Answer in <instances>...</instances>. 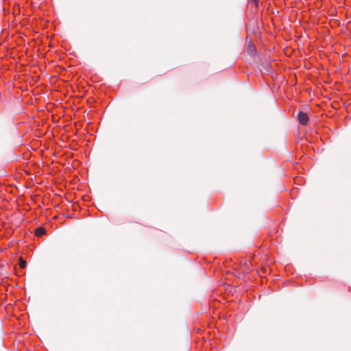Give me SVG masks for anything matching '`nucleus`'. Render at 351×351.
Returning a JSON list of instances; mask_svg holds the SVG:
<instances>
[{
    "mask_svg": "<svg viewBox=\"0 0 351 351\" xmlns=\"http://www.w3.org/2000/svg\"><path fill=\"white\" fill-rule=\"evenodd\" d=\"M248 49H249V50H250V51H253V50H254V49H255V47H254V45H249V46H248Z\"/></svg>",
    "mask_w": 351,
    "mask_h": 351,
    "instance_id": "obj_4",
    "label": "nucleus"
},
{
    "mask_svg": "<svg viewBox=\"0 0 351 351\" xmlns=\"http://www.w3.org/2000/svg\"><path fill=\"white\" fill-rule=\"evenodd\" d=\"M251 1L253 2L256 5V6H258L259 0H251Z\"/></svg>",
    "mask_w": 351,
    "mask_h": 351,
    "instance_id": "obj_5",
    "label": "nucleus"
},
{
    "mask_svg": "<svg viewBox=\"0 0 351 351\" xmlns=\"http://www.w3.org/2000/svg\"><path fill=\"white\" fill-rule=\"evenodd\" d=\"M46 232V230L43 227H39L38 228L36 229V231H35V234L37 236V237H41L43 235H44Z\"/></svg>",
    "mask_w": 351,
    "mask_h": 351,
    "instance_id": "obj_2",
    "label": "nucleus"
},
{
    "mask_svg": "<svg viewBox=\"0 0 351 351\" xmlns=\"http://www.w3.org/2000/svg\"><path fill=\"white\" fill-rule=\"evenodd\" d=\"M298 119L300 124L306 125L308 121V114L301 111L298 113Z\"/></svg>",
    "mask_w": 351,
    "mask_h": 351,
    "instance_id": "obj_1",
    "label": "nucleus"
},
{
    "mask_svg": "<svg viewBox=\"0 0 351 351\" xmlns=\"http://www.w3.org/2000/svg\"><path fill=\"white\" fill-rule=\"evenodd\" d=\"M25 264H26V263H25V261H23V259H21V263H20V267H21V268H23V267H25Z\"/></svg>",
    "mask_w": 351,
    "mask_h": 351,
    "instance_id": "obj_3",
    "label": "nucleus"
}]
</instances>
